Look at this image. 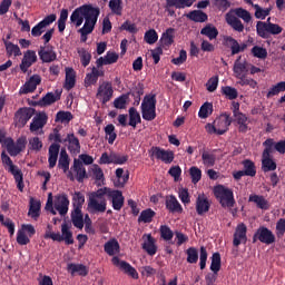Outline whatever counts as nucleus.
<instances>
[{"label": "nucleus", "mask_w": 285, "mask_h": 285, "mask_svg": "<svg viewBox=\"0 0 285 285\" xmlns=\"http://www.w3.org/2000/svg\"><path fill=\"white\" fill-rule=\"evenodd\" d=\"M101 10L99 7H92V4H82L72 11L70 21L71 23H75L76 28L81 27L85 19L83 27L78 30L80 33V41L82 43L88 41V35H91V32L95 30V26H97Z\"/></svg>", "instance_id": "obj_1"}, {"label": "nucleus", "mask_w": 285, "mask_h": 285, "mask_svg": "<svg viewBox=\"0 0 285 285\" xmlns=\"http://www.w3.org/2000/svg\"><path fill=\"white\" fill-rule=\"evenodd\" d=\"M230 124H233L230 114L224 112L220 114L213 124H207L205 128L209 135H226L230 128Z\"/></svg>", "instance_id": "obj_2"}, {"label": "nucleus", "mask_w": 285, "mask_h": 285, "mask_svg": "<svg viewBox=\"0 0 285 285\" xmlns=\"http://www.w3.org/2000/svg\"><path fill=\"white\" fill-rule=\"evenodd\" d=\"M1 161L4 169L13 176L18 190L23 193V188H26V185L23 184V171H21V169H19V167L12 163V158H10L6 151L1 153Z\"/></svg>", "instance_id": "obj_3"}, {"label": "nucleus", "mask_w": 285, "mask_h": 285, "mask_svg": "<svg viewBox=\"0 0 285 285\" xmlns=\"http://www.w3.org/2000/svg\"><path fill=\"white\" fill-rule=\"evenodd\" d=\"M140 108L145 121H155V119H157V96H145Z\"/></svg>", "instance_id": "obj_4"}, {"label": "nucleus", "mask_w": 285, "mask_h": 285, "mask_svg": "<svg viewBox=\"0 0 285 285\" xmlns=\"http://www.w3.org/2000/svg\"><path fill=\"white\" fill-rule=\"evenodd\" d=\"M214 195L223 208H233L235 206V194L233 189L218 185L214 188Z\"/></svg>", "instance_id": "obj_5"}, {"label": "nucleus", "mask_w": 285, "mask_h": 285, "mask_svg": "<svg viewBox=\"0 0 285 285\" xmlns=\"http://www.w3.org/2000/svg\"><path fill=\"white\" fill-rule=\"evenodd\" d=\"M284 28L277 23L258 21L256 32L262 39H268L271 35H282Z\"/></svg>", "instance_id": "obj_6"}, {"label": "nucleus", "mask_w": 285, "mask_h": 285, "mask_svg": "<svg viewBox=\"0 0 285 285\" xmlns=\"http://www.w3.org/2000/svg\"><path fill=\"white\" fill-rule=\"evenodd\" d=\"M257 239L262 244L271 246V244H275V234H273L267 227L261 226L253 236V244H255Z\"/></svg>", "instance_id": "obj_7"}, {"label": "nucleus", "mask_w": 285, "mask_h": 285, "mask_svg": "<svg viewBox=\"0 0 285 285\" xmlns=\"http://www.w3.org/2000/svg\"><path fill=\"white\" fill-rule=\"evenodd\" d=\"M27 144L28 140L26 139V137L18 138L16 144L14 140L9 137L7 139V153H9L10 157H17V155L26 150Z\"/></svg>", "instance_id": "obj_8"}, {"label": "nucleus", "mask_w": 285, "mask_h": 285, "mask_svg": "<svg viewBox=\"0 0 285 285\" xmlns=\"http://www.w3.org/2000/svg\"><path fill=\"white\" fill-rule=\"evenodd\" d=\"M111 262H112L114 266H117L118 268H120V271H122V273H125V275H128L132 279H139V273L137 272V269L135 267H132V265H130V263H128L126 261H121L117 256H115L111 259Z\"/></svg>", "instance_id": "obj_9"}, {"label": "nucleus", "mask_w": 285, "mask_h": 285, "mask_svg": "<svg viewBox=\"0 0 285 285\" xmlns=\"http://www.w3.org/2000/svg\"><path fill=\"white\" fill-rule=\"evenodd\" d=\"M35 112L36 110L32 107L20 108L14 115L16 124L23 128L35 117Z\"/></svg>", "instance_id": "obj_10"}, {"label": "nucleus", "mask_w": 285, "mask_h": 285, "mask_svg": "<svg viewBox=\"0 0 285 285\" xmlns=\"http://www.w3.org/2000/svg\"><path fill=\"white\" fill-rule=\"evenodd\" d=\"M57 21V14L51 13L47 17L43 18L42 21L38 22L32 29H31V35L33 37H41L43 32H46V28L48 26L55 23Z\"/></svg>", "instance_id": "obj_11"}, {"label": "nucleus", "mask_w": 285, "mask_h": 285, "mask_svg": "<svg viewBox=\"0 0 285 285\" xmlns=\"http://www.w3.org/2000/svg\"><path fill=\"white\" fill-rule=\"evenodd\" d=\"M150 153L151 157H156V159L164 161V164H173L175 161V153L171 150H166L161 147H151Z\"/></svg>", "instance_id": "obj_12"}, {"label": "nucleus", "mask_w": 285, "mask_h": 285, "mask_svg": "<svg viewBox=\"0 0 285 285\" xmlns=\"http://www.w3.org/2000/svg\"><path fill=\"white\" fill-rule=\"evenodd\" d=\"M61 99V90L57 89L55 94L48 92L45 97H42L38 101H32L31 106H40V108H46V106H52L56 101Z\"/></svg>", "instance_id": "obj_13"}, {"label": "nucleus", "mask_w": 285, "mask_h": 285, "mask_svg": "<svg viewBox=\"0 0 285 285\" xmlns=\"http://www.w3.org/2000/svg\"><path fill=\"white\" fill-rule=\"evenodd\" d=\"M38 56L42 63H52V61H57V51L52 46L40 47Z\"/></svg>", "instance_id": "obj_14"}, {"label": "nucleus", "mask_w": 285, "mask_h": 285, "mask_svg": "<svg viewBox=\"0 0 285 285\" xmlns=\"http://www.w3.org/2000/svg\"><path fill=\"white\" fill-rule=\"evenodd\" d=\"M41 83V76L33 75L29 80L20 88V95H29V92H35L37 87Z\"/></svg>", "instance_id": "obj_15"}, {"label": "nucleus", "mask_w": 285, "mask_h": 285, "mask_svg": "<svg viewBox=\"0 0 285 285\" xmlns=\"http://www.w3.org/2000/svg\"><path fill=\"white\" fill-rule=\"evenodd\" d=\"M53 206L56 210H58L59 215H61L62 217H65V215H68V207L70 206L68 195L62 194L56 196Z\"/></svg>", "instance_id": "obj_16"}, {"label": "nucleus", "mask_w": 285, "mask_h": 285, "mask_svg": "<svg viewBox=\"0 0 285 285\" xmlns=\"http://www.w3.org/2000/svg\"><path fill=\"white\" fill-rule=\"evenodd\" d=\"M63 144H68L67 148L70 155H79L81 153V142H79V138L73 134H68L66 139H63Z\"/></svg>", "instance_id": "obj_17"}, {"label": "nucleus", "mask_w": 285, "mask_h": 285, "mask_svg": "<svg viewBox=\"0 0 285 285\" xmlns=\"http://www.w3.org/2000/svg\"><path fill=\"white\" fill-rule=\"evenodd\" d=\"M114 92L112 86L110 83H106L99 86L96 97L97 99H101V104L106 105L110 99H112Z\"/></svg>", "instance_id": "obj_18"}, {"label": "nucleus", "mask_w": 285, "mask_h": 285, "mask_svg": "<svg viewBox=\"0 0 285 285\" xmlns=\"http://www.w3.org/2000/svg\"><path fill=\"white\" fill-rule=\"evenodd\" d=\"M109 199H111L114 210H121V208H124L126 198L124 197V193H121V190L111 189V191H109Z\"/></svg>", "instance_id": "obj_19"}, {"label": "nucleus", "mask_w": 285, "mask_h": 285, "mask_svg": "<svg viewBox=\"0 0 285 285\" xmlns=\"http://www.w3.org/2000/svg\"><path fill=\"white\" fill-rule=\"evenodd\" d=\"M248 228L246 227V225L244 223L239 224L236 227V230L234 233V240L233 244L234 246H239L240 244H246V242H248V238L246 236Z\"/></svg>", "instance_id": "obj_20"}, {"label": "nucleus", "mask_w": 285, "mask_h": 285, "mask_svg": "<svg viewBox=\"0 0 285 285\" xmlns=\"http://www.w3.org/2000/svg\"><path fill=\"white\" fill-rule=\"evenodd\" d=\"M142 250L146 252L147 255H150V257L157 255V245H155V238L153 237V235L145 234L142 236Z\"/></svg>", "instance_id": "obj_21"}, {"label": "nucleus", "mask_w": 285, "mask_h": 285, "mask_svg": "<svg viewBox=\"0 0 285 285\" xmlns=\"http://www.w3.org/2000/svg\"><path fill=\"white\" fill-rule=\"evenodd\" d=\"M32 63H37V52L35 50H28L27 52H24V56L20 63V70H22L23 72H28V68H30Z\"/></svg>", "instance_id": "obj_22"}, {"label": "nucleus", "mask_w": 285, "mask_h": 285, "mask_svg": "<svg viewBox=\"0 0 285 285\" xmlns=\"http://www.w3.org/2000/svg\"><path fill=\"white\" fill-rule=\"evenodd\" d=\"M106 206H108L106 199H102L99 203V200H97L95 197L89 198L88 208L89 213L92 215H95V213H106Z\"/></svg>", "instance_id": "obj_23"}, {"label": "nucleus", "mask_w": 285, "mask_h": 285, "mask_svg": "<svg viewBox=\"0 0 285 285\" xmlns=\"http://www.w3.org/2000/svg\"><path fill=\"white\" fill-rule=\"evenodd\" d=\"M48 124V115L46 112H39L33 117L32 122L30 124V131L37 132L40 128H43Z\"/></svg>", "instance_id": "obj_24"}, {"label": "nucleus", "mask_w": 285, "mask_h": 285, "mask_svg": "<svg viewBox=\"0 0 285 285\" xmlns=\"http://www.w3.org/2000/svg\"><path fill=\"white\" fill-rule=\"evenodd\" d=\"M210 210V203L205 195H198L196 199V213L197 215H204Z\"/></svg>", "instance_id": "obj_25"}, {"label": "nucleus", "mask_w": 285, "mask_h": 285, "mask_svg": "<svg viewBox=\"0 0 285 285\" xmlns=\"http://www.w3.org/2000/svg\"><path fill=\"white\" fill-rule=\"evenodd\" d=\"M165 206L169 213H184V208L181 207V204H179V200H177V197L175 196H167Z\"/></svg>", "instance_id": "obj_26"}, {"label": "nucleus", "mask_w": 285, "mask_h": 285, "mask_svg": "<svg viewBox=\"0 0 285 285\" xmlns=\"http://www.w3.org/2000/svg\"><path fill=\"white\" fill-rule=\"evenodd\" d=\"M233 72L236 76L238 75H248V62L246 60H244L242 62V56H239L235 62H234V67H233Z\"/></svg>", "instance_id": "obj_27"}, {"label": "nucleus", "mask_w": 285, "mask_h": 285, "mask_svg": "<svg viewBox=\"0 0 285 285\" xmlns=\"http://www.w3.org/2000/svg\"><path fill=\"white\" fill-rule=\"evenodd\" d=\"M77 83V72L72 68H66V80L65 88L66 90H72Z\"/></svg>", "instance_id": "obj_28"}, {"label": "nucleus", "mask_w": 285, "mask_h": 285, "mask_svg": "<svg viewBox=\"0 0 285 285\" xmlns=\"http://www.w3.org/2000/svg\"><path fill=\"white\" fill-rule=\"evenodd\" d=\"M236 124L238 125V132L246 135L248 132V117L246 114H237L234 116Z\"/></svg>", "instance_id": "obj_29"}, {"label": "nucleus", "mask_w": 285, "mask_h": 285, "mask_svg": "<svg viewBox=\"0 0 285 285\" xmlns=\"http://www.w3.org/2000/svg\"><path fill=\"white\" fill-rule=\"evenodd\" d=\"M73 170L77 175V181H79V184H83V179L88 178V174H86V167H83V163H81L78 159H75Z\"/></svg>", "instance_id": "obj_30"}, {"label": "nucleus", "mask_w": 285, "mask_h": 285, "mask_svg": "<svg viewBox=\"0 0 285 285\" xmlns=\"http://www.w3.org/2000/svg\"><path fill=\"white\" fill-rule=\"evenodd\" d=\"M104 250L105 253H107V255H109V257L117 255V253H119L120 250L119 242L117 240V238H112L105 243Z\"/></svg>", "instance_id": "obj_31"}, {"label": "nucleus", "mask_w": 285, "mask_h": 285, "mask_svg": "<svg viewBox=\"0 0 285 285\" xmlns=\"http://www.w3.org/2000/svg\"><path fill=\"white\" fill-rule=\"evenodd\" d=\"M187 19L195 23H206L208 21V14L202 10H193L187 14Z\"/></svg>", "instance_id": "obj_32"}, {"label": "nucleus", "mask_w": 285, "mask_h": 285, "mask_svg": "<svg viewBox=\"0 0 285 285\" xmlns=\"http://www.w3.org/2000/svg\"><path fill=\"white\" fill-rule=\"evenodd\" d=\"M226 41L227 43H230L232 56L239 55V52H244V50L248 48V45H239V42L233 37H227Z\"/></svg>", "instance_id": "obj_33"}, {"label": "nucleus", "mask_w": 285, "mask_h": 285, "mask_svg": "<svg viewBox=\"0 0 285 285\" xmlns=\"http://www.w3.org/2000/svg\"><path fill=\"white\" fill-rule=\"evenodd\" d=\"M168 8H176L177 10H184V8H190L197 0H166Z\"/></svg>", "instance_id": "obj_34"}, {"label": "nucleus", "mask_w": 285, "mask_h": 285, "mask_svg": "<svg viewBox=\"0 0 285 285\" xmlns=\"http://www.w3.org/2000/svg\"><path fill=\"white\" fill-rule=\"evenodd\" d=\"M28 215L32 219H39V216L41 215V202L35 200V198H30Z\"/></svg>", "instance_id": "obj_35"}, {"label": "nucleus", "mask_w": 285, "mask_h": 285, "mask_svg": "<svg viewBox=\"0 0 285 285\" xmlns=\"http://www.w3.org/2000/svg\"><path fill=\"white\" fill-rule=\"evenodd\" d=\"M200 35L207 37L209 41H213V39H217L219 36V30H217V27L208 23L200 30Z\"/></svg>", "instance_id": "obj_36"}, {"label": "nucleus", "mask_w": 285, "mask_h": 285, "mask_svg": "<svg viewBox=\"0 0 285 285\" xmlns=\"http://www.w3.org/2000/svg\"><path fill=\"white\" fill-rule=\"evenodd\" d=\"M262 170L263 173H273L277 170V163L273 160V157H262Z\"/></svg>", "instance_id": "obj_37"}, {"label": "nucleus", "mask_w": 285, "mask_h": 285, "mask_svg": "<svg viewBox=\"0 0 285 285\" xmlns=\"http://www.w3.org/2000/svg\"><path fill=\"white\" fill-rule=\"evenodd\" d=\"M163 46H173L175 43V28H168L160 38Z\"/></svg>", "instance_id": "obj_38"}, {"label": "nucleus", "mask_w": 285, "mask_h": 285, "mask_svg": "<svg viewBox=\"0 0 285 285\" xmlns=\"http://www.w3.org/2000/svg\"><path fill=\"white\" fill-rule=\"evenodd\" d=\"M226 21L228 26H230V28H233V30H235L236 32H244V23H242V20H239V18L227 14Z\"/></svg>", "instance_id": "obj_39"}, {"label": "nucleus", "mask_w": 285, "mask_h": 285, "mask_svg": "<svg viewBox=\"0 0 285 285\" xmlns=\"http://www.w3.org/2000/svg\"><path fill=\"white\" fill-rule=\"evenodd\" d=\"M128 112H129L128 126H131V128H137V124H141V115H139V111H137V108L135 107L129 108Z\"/></svg>", "instance_id": "obj_40"}, {"label": "nucleus", "mask_w": 285, "mask_h": 285, "mask_svg": "<svg viewBox=\"0 0 285 285\" xmlns=\"http://www.w3.org/2000/svg\"><path fill=\"white\" fill-rule=\"evenodd\" d=\"M249 202L256 204L257 208H261V210H268L269 208L268 200H266L264 196L250 195Z\"/></svg>", "instance_id": "obj_41"}, {"label": "nucleus", "mask_w": 285, "mask_h": 285, "mask_svg": "<svg viewBox=\"0 0 285 285\" xmlns=\"http://www.w3.org/2000/svg\"><path fill=\"white\" fill-rule=\"evenodd\" d=\"M68 271H70L71 275H75V273H78L81 277H86L88 275V267L83 264L71 263L68 265Z\"/></svg>", "instance_id": "obj_42"}, {"label": "nucleus", "mask_w": 285, "mask_h": 285, "mask_svg": "<svg viewBox=\"0 0 285 285\" xmlns=\"http://www.w3.org/2000/svg\"><path fill=\"white\" fill-rule=\"evenodd\" d=\"M71 222L76 228H83V214L81 213V209H73L71 212Z\"/></svg>", "instance_id": "obj_43"}, {"label": "nucleus", "mask_w": 285, "mask_h": 285, "mask_svg": "<svg viewBox=\"0 0 285 285\" xmlns=\"http://www.w3.org/2000/svg\"><path fill=\"white\" fill-rule=\"evenodd\" d=\"M61 237L67 246L75 244V238H72V233L70 232V226L67 223L61 225Z\"/></svg>", "instance_id": "obj_44"}, {"label": "nucleus", "mask_w": 285, "mask_h": 285, "mask_svg": "<svg viewBox=\"0 0 285 285\" xmlns=\"http://www.w3.org/2000/svg\"><path fill=\"white\" fill-rule=\"evenodd\" d=\"M209 268L213 273H215V275L222 271V254H219V252L212 255V264Z\"/></svg>", "instance_id": "obj_45"}, {"label": "nucleus", "mask_w": 285, "mask_h": 285, "mask_svg": "<svg viewBox=\"0 0 285 285\" xmlns=\"http://www.w3.org/2000/svg\"><path fill=\"white\" fill-rule=\"evenodd\" d=\"M279 92H285V81H279L276 85L272 86L266 94V98L271 99V97H277Z\"/></svg>", "instance_id": "obj_46"}, {"label": "nucleus", "mask_w": 285, "mask_h": 285, "mask_svg": "<svg viewBox=\"0 0 285 285\" xmlns=\"http://www.w3.org/2000/svg\"><path fill=\"white\" fill-rule=\"evenodd\" d=\"M83 204H86V196H83L81 191H75L72 196L73 209L81 210V208H83Z\"/></svg>", "instance_id": "obj_47"}, {"label": "nucleus", "mask_w": 285, "mask_h": 285, "mask_svg": "<svg viewBox=\"0 0 285 285\" xmlns=\"http://www.w3.org/2000/svg\"><path fill=\"white\" fill-rule=\"evenodd\" d=\"M78 55L80 57V63L83 68H88L90 66V61H92V53L90 51L81 48L78 50Z\"/></svg>", "instance_id": "obj_48"}, {"label": "nucleus", "mask_w": 285, "mask_h": 285, "mask_svg": "<svg viewBox=\"0 0 285 285\" xmlns=\"http://www.w3.org/2000/svg\"><path fill=\"white\" fill-rule=\"evenodd\" d=\"M244 173L246 177H255L257 175V169L255 168V163L250 159H246L243 161Z\"/></svg>", "instance_id": "obj_49"}, {"label": "nucleus", "mask_w": 285, "mask_h": 285, "mask_svg": "<svg viewBox=\"0 0 285 285\" xmlns=\"http://www.w3.org/2000/svg\"><path fill=\"white\" fill-rule=\"evenodd\" d=\"M247 75L248 73H240L238 76H235L236 79H238V85L239 86H249L250 88H257V82L254 79L248 78Z\"/></svg>", "instance_id": "obj_50"}, {"label": "nucleus", "mask_w": 285, "mask_h": 285, "mask_svg": "<svg viewBox=\"0 0 285 285\" xmlns=\"http://www.w3.org/2000/svg\"><path fill=\"white\" fill-rule=\"evenodd\" d=\"M220 92L222 95H224V97H226V99H229L230 101H233L234 99H237V97L239 96L235 87H230V86L222 87Z\"/></svg>", "instance_id": "obj_51"}, {"label": "nucleus", "mask_w": 285, "mask_h": 285, "mask_svg": "<svg viewBox=\"0 0 285 285\" xmlns=\"http://www.w3.org/2000/svg\"><path fill=\"white\" fill-rule=\"evenodd\" d=\"M264 150L262 157H271L275 150V140L273 138H267L264 142Z\"/></svg>", "instance_id": "obj_52"}, {"label": "nucleus", "mask_w": 285, "mask_h": 285, "mask_svg": "<svg viewBox=\"0 0 285 285\" xmlns=\"http://www.w3.org/2000/svg\"><path fill=\"white\" fill-rule=\"evenodd\" d=\"M210 115H213V102L203 104L198 111V117L200 119H208Z\"/></svg>", "instance_id": "obj_53"}, {"label": "nucleus", "mask_w": 285, "mask_h": 285, "mask_svg": "<svg viewBox=\"0 0 285 285\" xmlns=\"http://www.w3.org/2000/svg\"><path fill=\"white\" fill-rule=\"evenodd\" d=\"M4 46L8 57H21V49L17 45L4 40Z\"/></svg>", "instance_id": "obj_54"}, {"label": "nucleus", "mask_w": 285, "mask_h": 285, "mask_svg": "<svg viewBox=\"0 0 285 285\" xmlns=\"http://www.w3.org/2000/svg\"><path fill=\"white\" fill-rule=\"evenodd\" d=\"M202 160L204 166H206L207 168H213V166H215V161H217V157L215 156V154L204 151L202 154Z\"/></svg>", "instance_id": "obj_55"}, {"label": "nucleus", "mask_w": 285, "mask_h": 285, "mask_svg": "<svg viewBox=\"0 0 285 285\" xmlns=\"http://www.w3.org/2000/svg\"><path fill=\"white\" fill-rule=\"evenodd\" d=\"M75 117L70 111H58L56 115V122L60 124H70Z\"/></svg>", "instance_id": "obj_56"}, {"label": "nucleus", "mask_w": 285, "mask_h": 285, "mask_svg": "<svg viewBox=\"0 0 285 285\" xmlns=\"http://www.w3.org/2000/svg\"><path fill=\"white\" fill-rule=\"evenodd\" d=\"M129 94H122L118 98L114 100V108H117L118 110H124L126 108V105L128 104Z\"/></svg>", "instance_id": "obj_57"}, {"label": "nucleus", "mask_w": 285, "mask_h": 285, "mask_svg": "<svg viewBox=\"0 0 285 285\" xmlns=\"http://www.w3.org/2000/svg\"><path fill=\"white\" fill-rule=\"evenodd\" d=\"M186 255H187V263L188 264H197V262H199V252L197 250V248L189 247L186 250Z\"/></svg>", "instance_id": "obj_58"}, {"label": "nucleus", "mask_w": 285, "mask_h": 285, "mask_svg": "<svg viewBox=\"0 0 285 285\" xmlns=\"http://www.w3.org/2000/svg\"><path fill=\"white\" fill-rule=\"evenodd\" d=\"M153 217H155V210L148 208L140 213V216L138 217V222L144 224H150L153 222Z\"/></svg>", "instance_id": "obj_59"}, {"label": "nucleus", "mask_w": 285, "mask_h": 285, "mask_svg": "<svg viewBox=\"0 0 285 285\" xmlns=\"http://www.w3.org/2000/svg\"><path fill=\"white\" fill-rule=\"evenodd\" d=\"M105 135L108 137V144L112 146L115 144V140L117 139V132H115V125L109 124L105 127Z\"/></svg>", "instance_id": "obj_60"}, {"label": "nucleus", "mask_w": 285, "mask_h": 285, "mask_svg": "<svg viewBox=\"0 0 285 285\" xmlns=\"http://www.w3.org/2000/svg\"><path fill=\"white\" fill-rule=\"evenodd\" d=\"M159 230L160 237L164 239V242H170V239L175 237V233H173V229H170L168 225H161Z\"/></svg>", "instance_id": "obj_61"}, {"label": "nucleus", "mask_w": 285, "mask_h": 285, "mask_svg": "<svg viewBox=\"0 0 285 285\" xmlns=\"http://www.w3.org/2000/svg\"><path fill=\"white\" fill-rule=\"evenodd\" d=\"M129 97H141L144 96V83L138 82L137 85H134L130 90L127 92Z\"/></svg>", "instance_id": "obj_62"}, {"label": "nucleus", "mask_w": 285, "mask_h": 285, "mask_svg": "<svg viewBox=\"0 0 285 285\" xmlns=\"http://www.w3.org/2000/svg\"><path fill=\"white\" fill-rule=\"evenodd\" d=\"M252 55L253 57H256V59H266V57H268V51L266 48L254 46L252 48Z\"/></svg>", "instance_id": "obj_63"}, {"label": "nucleus", "mask_w": 285, "mask_h": 285, "mask_svg": "<svg viewBox=\"0 0 285 285\" xmlns=\"http://www.w3.org/2000/svg\"><path fill=\"white\" fill-rule=\"evenodd\" d=\"M66 21H68V9H62L58 19L59 32H63V30H66Z\"/></svg>", "instance_id": "obj_64"}]
</instances>
